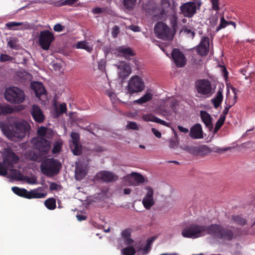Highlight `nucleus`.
Here are the masks:
<instances>
[{"label": "nucleus", "mask_w": 255, "mask_h": 255, "mask_svg": "<svg viewBox=\"0 0 255 255\" xmlns=\"http://www.w3.org/2000/svg\"><path fill=\"white\" fill-rule=\"evenodd\" d=\"M182 235L187 238H196L209 234L212 236L228 241L234 238L233 232L216 224L208 226L192 224L185 227L182 231Z\"/></svg>", "instance_id": "obj_1"}, {"label": "nucleus", "mask_w": 255, "mask_h": 255, "mask_svg": "<svg viewBox=\"0 0 255 255\" xmlns=\"http://www.w3.org/2000/svg\"><path fill=\"white\" fill-rule=\"evenodd\" d=\"M29 127V124L25 121L16 122L9 126L1 123L0 124V128L3 133L11 140H14L15 137H23Z\"/></svg>", "instance_id": "obj_2"}, {"label": "nucleus", "mask_w": 255, "mask_h": 255, "mask_svg": "<svg viewBox=\"0 0 255 255\" xmlns=\"http://www.w3.org/2000/svg\"><path fill=\"white\" fill-rule=\"evenodd\" d=\"M61 167V163L57 159L52 158L43 160L40 166L42 173L48 177L58 174Z\"/></svg>", "instance_id": "obj_3"}, {"label": "nucleus", "mask_w": 255, "mask_h": 255, "mask_svg": "<svg viewBox=\"0 0 255 255\" xmlns=\"http://www.w3.org/2000/svg\"><path fill=\"white\" fill-rule=\"evenodd\" d=\"M4 97L11 104H19L24 101L25 95L22 89L16 87H10L5 89Z\"/></svg>", "instance_id": "obj_4"}, {"label": "nucleus", "mask_w": 255, "mask_h": 255, "mask_svg": "<svg viewBox=\"0 0 255 255\" xmlns=\"http://www.w3.org/2000/svg\"><path fill=\"white\" fill-rule=\"evenodd\" d=\"M19 159V157L11 149H7L2 163L0 161V175H6L7 174V169L12 167L13 164L17 163Z\"/></svg>", "instance_id": "obj_5"}, {"label": "nucleus", "mask_w": 255, "mask_h": 255, "mask_svg": "<svg viewBox=\"0 0 255 255\" xmlns=\"http://www.w3.org/2000/svg\"><path fill=\"white\" fill-rule=\"evenodd\" d=\"M42 188L39 187L36 189L31 190L28 191L24 188H20L16 186L12 187L11 188L13 192L18 196L27 199L42 198H44L47 194L46 193H39L38 190H41Z\"/></svg>", "instance_id": "obj_6"}, {"label": "nucleus", "mask_w": 255, "mask_h": 255, "mask_svg": "<svg viewBox=\"0 0 255 255\" xmlns=\"http://www.w3.org/2000/svg\"><path fill=\"white\" fill-rule=\"evenodd\" d=\"M154 33L158 38L164 40H169L172 39L173 34H172L170 28L162 21H159L155 25Z\"/></svg>", "instance_id": "obj_7"}, {"label": "nucleus", "mask_w": 255, "mask_h": 255, "mask_svg": "<svg viewBox=\"0 0 255 255\" xmlns=\"http://www.w3.org/2000/svg\"><path fill=\"white\" fill-rule=\"evenodd\" d=\"M143 80L138 76L135 75L130 78L126 88L127 93L131 95L141 92L144 88Z\"/></svg>", "instance_id": "obj_8"}, {"label": "nucleus", "mask_w": 255, "mask_h": 255, "mask_svg": "<svg viewBox=\"0 0 255 255\" xmlns=\"http://www.w3.org/2000/svg\"><path fill=\"white\" fill-rule=\"evenodd\" d=\"M55 37L53 32L48 30L41 31L38 37V42L40 47L44 50H48L54 41Z\"/></svg>", "instance_id": "obj_9"}, {"label": "nucleus", "mask_w": 255, "mask_h": 255, "mask_svg": "<svg viewBox=\"0 0 255 255\" xmlns=\"http://www.w3.org/2000/svg\"><path fill=\"white\" fill-rule=\"evenodd\" d=\"M197 92L205 98H208L212 94L211 82L206 79H200L195 83Z\"/></svg>", "instance_id": "obj_10"}, {"label": "nucleus", "mask_w": 255, "mask_h": 255, "mask_svg": "<svg viewBox=\"0 0 255 255\" xmlns=\"http://www.w3.org/2000/svg\"><path fill=\"white\" fill-rule=\"evenodd\" d=\"M34 147L43 155L48 154L51 146L50 142L43 137L38 136L32 139Z\"/></svg>", "instance_id": "obj_11"}, {"label": "nucleus", "mask_w": 255, "mask_h": 255, "mask_svg": "<svg viewBox=\"0 0 255 255\" xmlns=\"http://www.w3.org/2000/svg\"><path fill=\"white\" fill-rule=\"evenodd\" d=\"M183 149L194 156L202 157L211 152V150L206 145L199 146L187 145L185 146Z\"/></svg>", "instance_id": "obj_12"}, {"label": "nucleus", "mask_w": 255, "mask_h": 255, "mask_svg": "<svg viewBox=\"0 0 255 255\" xmlns=\"http://www.w3.org/2000/svg\"><path fill=\"white\" fill-rule=\"evenodd\" d=\"M171 57L177 67H183L186 64V57L183 53L179 49H173Z\"/></svg>", "instance_id": "obj_13"}, {"label": "nucleus", "mask_w": 255, "mask_h": 255, "mask_svg": "<svg viewBox=\"0 0 255 255\" xmlns=\"http://www.w3.org/2000/svg\"><path fill=\"white\" fill-rule=\"evenodd\" d=\"M180 8L184 16L187 17L191 18L196 13V5L193 1L183 3Z\"/></svg>", "instance_id": "obj_14"}, {"label": "nucleus", "mask_w": 255, "mask_h": 255, "mask_svg": "<svg viewBox=\"0 0 255 255\" xmlns=\"http://www.w3.org/2000/svg\"><path fill=\"white\" fill-rule=\"evenodd\" d=\"M29 113L36 123H42L45 119L42 110L38 105H32L29 109Z\"/></svg>", "instance_id": "obj_15"}, {"label": "nucleus", "mask_w": 255, "mask_h": 255, "mask_svg": "<svg viewBox=\"0 0 255 255\" xmlns=\"http://www.w3.org/2000/svg\"><path fill=\"white\" fill-rule=\"evenodd\" d=\"M209 38L207 36L203 37L196 48L197 54L201 56L207 55L209 51Z\"/></svg>", "instance_id": "obj_16"}, {"label": "nucleus", "mask_w": 255, "mask_h": 255, "mask_svg": "<svg viewBox=\"0 0 255 255\" xmlns=\"http://www.w3.org/2000/svg\"><path fill=\"white\" fill-rule=\"evenodd\" d=\"M147 192L145 197L143 198L142 203L143 206L146 209H150L151 207L154 204V200L153 199V189L147 186L146 188Z\"/></svg>", "instance_id": "obj_17"}, {"label": "nucleus", "mask_w": 255, "mask_h": 255, "mask_svg": "<svg viewBox=\"0 0 255 255\" xmlns=\"http://www.w3.org/2000/svg\"><path fill=\"white\" fill-rule=\"evenodd\" d=\"M5 26L10 30H26L32 28V25L27 21L15 22L10 21L5 24Z\"/></svg>", "instance_id": "obj_18"}, {"label": "nucleus", "mask_w": 255, "mask_h": 255, "mask_svg": "<svg viewBox=\"0 0 255 255\" xmlns=\"http://www.w3.org/2000/svg\"><path fill=\"white\" fill-rule=\"evenodd\" d=\"M97 176L104 182H110L116 181L118 179V176L114 173L109 171H102L100 172Z\"/></svg>", "instance_id": "obj_19"}, {"label": "nucleus", "mask_w": 255, "mask_h": 255, "mask_svg": "<svg viewBox=\"0 0 255 255\" xmlns=\"http://www.w3.org/2000/svg\"><path fill=\"white\" fill-rule=\"evenodd\" d=\"M118 69L119 77L122 79H125L131 73V68L129 64L123 62H121L119 65L117 66Z\"/></svg>", "instance_id": "obj_20"}, {"label": "nucleus", "mask_w": 255, "mask_h": 255, "mask_svg": "<svg viewBox=\"0 0 255 255\" xmlns=\"http://www.w3.org/2000/svg\"><path fill=\"white\" fill-rule=\"evenodd\" d=\"M31 87L35 93L36 97L41 99L42 96H46V91L43 84L39 82L31 83Z\"/></svg>", "instance_id": "obj_21"}, {"label": "nucleus", "mask_w": 255, "mask_h": 255, "mask_svg": "<svg viewBox=\"0 0 255 255\" xmlns=\"http://www.w3.org/2000/svg\"><path fill=\"white\" fill-rule=\"evenodd\" d=\"M200 117L206 127L208 128L210 131H212L213 128V125L212 124V118L211 116L205 111H201L200 112Z\"/></svg>", "instance_id": "obj_22"}, {"label": "nucleus", "mask_w": 255, "mask_h": 255, "mask_svg": "<svg viewBox=\"0 0 255 255\" xmlns=\"http://www.w3.org/2000/svg\"><path fill=\"white\" fill-rule=\"evenodd\" d=\"M189 136L193 139L203 138L202 128L200 124H196L191 128Z\"/></svg>", "instance_id": "obj_23"}, {"label": "nucleus", "mask_w": 255, "mask_h": 255, "mask_svg": "<svg viewBox=\"0 0 255 255\" xmlns=\"http://www.w3.org/2000/svg\"><path fill=\"white\" fill-rule=\"evenodd\" d=\"M142 118L144 121L146 122H153L166 127H169V123H166L165 121L161 120L151 114L143 115Z\"/></svg>", "instance_id": "obj_24"}, {"label": "nucleus", "mask_w": 255, "mask_h": 255, "mask_svg": "<svg viewBox=\"0 0 255 255\" xmlns=\"http://www.w3.org/2000/svg\"><path fill=\"white\" fill-rule=\"evenodd\" d=\"M37 133L38 136L48 139L51 138L53 136V132L51 129L43 126L37 129Z\"/></svg>", "instance_id": "obj_25"}, {"label": "nucleus", "mask_w": 255, "mask_h": 255, "mask_svg": "<svg viewBox=\"0 0 255 255\" xmlns=\"http://www.w3.org/2000/svg\"><path fill=\"white\" fill-rule=\"evenodd\" d=\"M79 0H65L62 2H53L52 0H45L44 2L49 4H53L55 6H62L64 5L72 6Z\"/></svg>", "instance_id": "obj_26"}, {"label": "nucleus", "mask_w": 255, "mask_h": 255, "mask_svg": "<svg viewBox=\"0 0 255 255\" xmlns=\"http://www.w3.org/2000/svg\"><path fill=\"white\" fill-rule=\"evenodd\" d=\"M223 100V90L220 89L217 92L215 98L211 100V102L215 108H218L221 105Z\"/></svg>", "instance_id": "obj_27"}, {"label": "nucleus", "mask_w": 255, "mask_h": 255, "mask_svg": "<svg viewBox=\"0 0 255 255\" xmlns=\"http://www.w3.org/2000/svg\"><path fill=\"white\" fill-rule=\"evenodd\" d=\"M117 51L122 54L125 58L134 55V53L132 49L128 47L120 46L117 49Z\"/></svg>", "instance_id": "obj_28"}, {"label": "nucleus", "mask_w": 255, "mask_h": 255, "mask_svg": "<svg viewBox=\"0 0 255 255\" xmlns=\"http://www.w3.org/2000/svg\"><path fill=\"white\" fill-rule=\"evenodd\" d=\"M14 112V109L9 105L0 104V116H5Z\"/></svg>", "instance_id": "obj_29"}, {"label": "nucleus", "mask_w": 255, "mask_h": 255, "mask_svg": "<svg viewBox=\"0 0 255 255\" xmlns=\"http://www.w3.org/2000/svg\"><path fill=\"white\" fill-rule=\"evenodd\" d=\"M152 98V95L151 93L147 92L138 100L134 101V103L141 105L151 100Z\"/></svg>", "instance_id": "obj_30"}, {"label": "nucleus", "mask_w": 255, "mask_h": 255, "mask_svg": "<svg viewBox=\"0 0 255 255\" xmlns=\"http://www.w3.org/2000/svg\"><path fill=\"white\" fill-rule=\"evenodd\" d=\"M70 148L75 155H80L82 153V145L80 143L73 144L70 146Z\"/></svg>", "instance_id": "obj_31"}, {"label": "nucleus", "mask_w": 255, "mask_h": 255, "mask_svg": "<svg viewBox=\"0 0 255 255\" xmlns=\"http://www.w3.org/2000/svg\"><path fill=\"white\" fill-rule=\"evenodd\" d=\"M77 48L79 49H83L89 52L93 50V47L89 44L88 42L86 41H81L78 42L77 45Z\"/></svg>", "instance_id": "obj_32"}, {"label": "nucleus", "mask_w": 255, "mask_h": 255, "mask_svg": "<svg viewBox=\"0 0 255 255\" xmlns=\"http://www.w3.org/2000/svg\"><path fill=\"white\" fill-rule=\"evenodd\" d=\"M63 145V141L61 139L56 141L52 149V152L53 154L59 153L61 151L62 147Z\"/></svg>", "instance_id": "obj_33"}, {"label": "nucleus", "mask_w": 255, "mask_h": 255, "mask_svg": "<svg viewBox=\"0 0 255 255\" xmlns=\"http://www.w3.org/2000/svg\"><path fill=\"white\" fill-rule=\"evenodd\" d=\"M232 220L234 221V222L242 226L245 225L247 223L246 220L240 215L233 216L232 217Z\"/></svg>", "instance_id": "obj_34"}, {"label": "nucleus", "mask_w": 255, "mask_h": 255, "mask_svg": "<svg viewBox=\"0 0 255 255\" xmlns=\"http://www.w3.org/2000/svg\"><path fill=\"white\" fill-rule=\"evenodd\" d=\"M137 0H123L124 7L128 10L132 9L135 6Z\"/></svg>", "instance_id": "obj_35"}, {"label": "nucleus", "mask_w": 255, "mask_h": 255, "mask_svg": "<svg viewBox=\"0 0 255 255\" xmlns=\"http://www.w3.org/2000/svg\"><path fill=\"white\" fill-rule=\"evenodd\" d=\"M44 204L49 210H54L56 208V200L53 198H49L45 201Z\"/></svg>", "instance_id": "obj_36"}, {"label": "nucleus", "mask_w": 255, "mask_h": 255, "mask_svg": "<svg viewBox=\"0 0 255 255\" xmlns=\"http://www.w3.org/2000/svg\"><path fill=\"white\" fill-rule=\"evenodd\" d=\"M225 121V117L224 116H220V118L217 121L215 125V127L214 129V133H217V131L220 129L222 126L223 125Z\"/></svg>", "instance_id": "obj_37"}, {"label": "nucleus", "mask_w": 255, "mask_h": 255, "mask_svg": "<svg viewBox=\"0 0 255 255\" xmlns=\"http://www.w3.org/2000/svg\"><path fill=\"white\" fill-rule=\"evenodd\" d=\"M220 14L216 12L214 15H213L209 18V23L212 27L215 26L218 23Z\"/></svg>", "instance_id": "obj_38"}, {"label": "nucleus", "mask_w": 255, "mask_h": 255, "mask_svg": "<svg viewBox=\"0 0 255 255\" xmlns=\"http://www.w3.org/2000/svg\"><path fill=\"white\" fill-rule=\"evenodd\" d=\"M122 253L124 255H134L136 251L133 247L130 246L124 248Z\"/></svg>", "instance_id": "obj_39"}, {"label": "nucleus", "mask_w": 255, "mask_h": 255, "mask_svg": "<svg viewBox=\"0 0 255 255\" xmlns=\"http://www.w3.org/2000/svg\"><path fill=\"white\" fill-rule=\"evenodd\" d=\"M229 25V23L228 21L226 20L224 18V16L221 15L220 18V23L219 26L217 27L215 31L218 32L222 28H225L226 26Z\"/></svg>", "instance_id": "obj_40"}, {"label": "nucleus", "mask_w": 255, "mask_h": 255, "mask_svg": "<svg viewBox=\"0 0 255 255\" xmlns=\"http://www.w3.org/2000/svg\"><path fill=\"white\" fill-rule=\"evenodd\" d=\"M26 158L31 161H36L38 159V154L32 150H28L26 153Z\"/></svg>", "instance_id": "obj_41"}, {"label": "nucleus", "mask_w": 255, "mask_h": 255, "mask_svg": "<svg viewBox=\"0 0 255 255\" xmlns=\"http://www.w3.org/2000/svg\"><path fill=\"white\" fill-rule=\"evenodd\" d=\"M131 175L133 177L134 180L138 183H142L144 182V177L140 174L132 172Z\"/></svg>", "instance_id": "obj_42"}, {"label": "nucleus", "mask_w": 255, "mask_h": 255, "mask_svg": "<svg viewBox=\"0 0 255 255\" xmlns=\"http://www.w3.org/2000/svg\"><path fill=\"white\" fill-rule=\"evenodd\" d=\"M17 41L16 38L10 39L7 42V46L12 49H17L18 47L17 44Z\"/></svg>", "instance_id": "obj_43"}, {"label": "nucleus", "mask_w": 255, "mask_h": 255, "mask_svg": "<svg viewBox=\"0 0 255 255\" xmlns=\"http://www.w3.org/2000/svg\"><path fill=\"white\" fill-rule=\"evenodd\" d=\"M70 136L72 140L73 144L80 143V134L78 133L72 132Z\"/></svg>", "instance_id": "obj_44"}, {"label": "nucleus", "mask_w": 255, "mask_h": 255, "mask_svg": "<svg viewBox=\"0 0 255 255\" xmlns=\"http://www.w3.org/2000/svg\"><path fill=\"white\" fill-rule=\"evenodd\" d=\"M76 174L77 176H79L80 178H82L84 177L86 174V172L85 170H84L82 168L80 167H77L76 168Z\"/></svg>", "instance_id": "obj_45"}, {"label": "nucleus", "mask_w": 255, "mask_h": 255, "mask_svg": "<svg viewBox=\"0 0 255 255\" xmlns=\"http://www.w3.org/2000/svg\"><path fill=\"white\" fill-rule=\"evenodd\" d=\"M13 58L6 54H1L0 55V61L4 62L6 61H11Z\"/></svg>", "instance_id": "obj_46"}, {"label": "nucleus", "mask_w": 255, "mask_h": 255, "mask_svg": "<svg viewBox=\"0 0 255 255\" xmlns=\"http://www.w3.org/2000/svg\"><path fill=\"white\" fill-rule=\"evenodd\" d=\"M61 188V186L55 182H51L49 185V189L51 191L59 190Z\"/></svg>", "instance_id": "obj_47"}, {"label": "nucleus", "mask_w": 255, "mask_h": 255, "mask_svg": "<svg viewBox=\"0 0 255 255\" xmlns=\"http://www.w3.org/2000/svg\"><path fill=\"white\" fill-rule=\"evenodd\" d=\"M212 3V8L216 10V12L219 10L220 7L219 6V0H210Z\"/></svg>", "instance_id": "obj_48"}, {"label": "nucleus", "mask_w": 255, "mask_h": 255, "mask_svg": "<svg viewBox=\"0 0 255 255\" xmlns=\"http://www.w3.org/2000/svg\"><path fill=\"white\" fill-rule=\"evenodd\" d=\"M131 231L130 229H126L123 231L122 232L121 235L123 239L127 238L130 237L131 235Z\"/></svg>", "instance_id": "obj_49"}, {"label": "nucleus", "mask_w": 255, "mask_h": 255, "mask_svg": "<svg viewBox=\"0 0 255 255\" xmlns=\"http://www.w3.org/2000/svg\"><path fill=\"white\" fill-rule=\"evenodd\" d=\"M127 128L129 129L137 130L138 129V127L136 123L133 122H129L128 125H127Z\"/></svg>", "instance_id": "obj_50"}, {"label": "nucleus", "mask_w": 255, "mask_h": 255, "mask_svg": "<svg viewBox=\"0 0 255 255\" xmlns=\"http://www.w3.org/2000/svg\"><path fill=\"white\" fill-rule=\"evenodd\" d=\"M120 32V28L118 26L115 25L113 28L112 31V35L114 38H116L117 37L118 35Z\"/></svg>", "instance_id": "obj_51"}, {"label": "nucleus", "mask_w": 255, "mask_h": 255, "mask_svg": "<svg viewBox=\"0 0 255 255\" xmlns=\"http://www.w3.org/2000/svg\"><path fill=\"white\" fill-rule=\"evenodd\" d=\"M236 102L237 101H233L231 105H229L228 106L225 107L224 110H223V114L221 116H224L226 118V115L228 114L229 112V109L236 103Z\"/></svg>", "instance_id": "obj_52"}, {"label": "nucleus", "mask_w": 255, "mask_h": 255, "mask_svg": "<svg viewBox=\"0 0 255 255\" xmlns=\"http://www.w3.org/2000/svg\"><path fill=\"white\" fill-rule=\"evenodd\" d=\"M170 23L173 27H175L177 25V16L175 14L171 15L169 17Z\"/></svg>", "instance_id": "obj_53"}, {"label": "nucleus", "mask_w": 255, "mask_h": 255, "mask_svg": "<svg viewBox=\"0 0 255 255\" xmlns=\"http://www.w3.org/2000/svg\"><path fill=\"white\" fill-rule=\"evenodd\" d=\"M97 128L96 125L95 124H91L86 128L87 130L90 131L93 134H95V130Z\"/></svg>", "instance_id": "obj_54"}, {"label": "nucleus", "mask_w": 255, "mask_h": 255, "mask_svg": "<svg viewBox=\"0 0 255 255\" xmlns=\"http://www.w3.org/2000/svg\"><path fill=\"white\" fill-rule=\"evenodd\" d=\"M106 10V8H102L99 7H96L92 9V12L94 14L101 13Z\"/></svg>", "instance_id": "obj_55"}, {"label": "nucleus", "mask_w": 255, "mask_h": 255, "mask_svg": "<svg viewBox=\"0 0 255 255\" xmlns=\"http://www.w3.org/2000/svg\"><path fill=\"white\" fill-rule=\"evenodd\" d=\"M59 110L60 114H63L66 112L67 107L65 103H62L60 105Z\"/></svg>", "instance_id": "obj_56"}, {"label": "nucleus", "mask_w": 255, "mask_h": 255, "mask_svg": "<svg viewBox=\"0 0 255 255\" xmlns=\"http://www.w3.org/2000/svg\"><path fill=\"white\" fill-rule=\"evenodd\" d=\"M64 27L59 23H57L54 26V30L56 32H61L63 30Z\"/></svg>", "instance_id": "obj_57"}, {"label": "nucleus", "mask_w": 255, "mask_h": 255, "mask_svg": "<svg viewBox=\"0 0 255 255\" xmlns=\"http://www.w3.org/2000/svg\"><path fill=\"white\" fill-rule=\"evenodd\" d=\"M151 131L156 137H157L158 138L161 137V133L159 131L157 130L155 128H152Z\"/></svg>", "instance_id": "obj_58"}, {"label": "nucleus", "mask_w": 255, "mask_h": 255, "mask_svg": "<svg viewBox=\"0 0 255 255\" xmlns=\"http://www.w3.org/2000/svg\"><path fill=\"white\" fill-rule=\"evenodd\" d=\"M125 244L127 245H131L133 243V240L130 237L124 239Z\"/></svg>", "instance_id": "obj_59"}, {"label": "nucleus", "mask_w": 255, "mask_h": 255, "mask_svg": "<svg viewBox=\"0 0 255 255\" xmlns=\"http://www.w3.org/2000/svg\"><path fill=\"white\" fill-rule=\"evenodd\" d=\"M130 29L134 32H138L140 31V28L138 26L131 25L129 27Z\"/></svg>", "instance_id": "obj_60"}, {"label": "nucleus", "mask_w": 255, "mask_h": 255, "mask_svg": "<svg viewBox=\"0 0 255 255\" xmlns=\"http://www.w3.org/2000/svg\"><path fill=\"white\" fill-rule=\"evenodd\" d=\"M177 128L181 132L186 133L189 131V130L187 128H184L181 126H178Z\"/></svg>", "instance_id": "obj_61"}, {"label": "nucleus", "mask_w": 255, "mask_h": 255, "mask_svg": "<svg viewBox=\"0 0 255 255\" xmlns=\"http://www.w3.org/2000/svg\"><path fill=\"white\" fill-rule=\"evenodd\" d=\"M76 217L79 221H84L87 219V216L83 215H77Z\"/></svg>", "instance_id": "obj_62"}, {"label": "nucleus", "mask_w": 255, "mask_h": 255, "mask_svg": "<svg viewBox=\"0 0 255 255\" xmlns=\"http://www.w3.org/2000/svg\"><path fill=\"white\" fill-rule=\"evenodd\" d=\"M231 90L234 94V101H236V98H237V93L239 92V90H238L237 89L233 87H231Z\"/></svg>", "instance_id": "obj_63"}, {"label": "nucleus", "mask_w": 255, "mask_h": 255, "mask_svg": "<svg viewBox=\"0 0 255 255\" xmlns=\"http://www.w3.org/2000/svg\"><path fill=\"white\" fill-rule=\"evenodd\" d=\"M16 179L19 181H22L24 179V176L19 171L16 175Z\"/></svg>", "instance_id": "obj_64"}]
</instances>
